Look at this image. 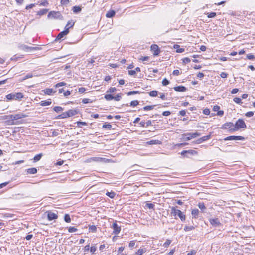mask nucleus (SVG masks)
Returning <instances> with one entry per match:
<instances>
[{"mask_svg": "<svg viewBox=\"0 0 255 255\" xmlns=\"http://www.w3.org/2000/svg\"><path fill=\"white\" fill-rule=\"evenodd\" d=\"M171 214L175 217V219H177L176 216H178L181 221L183 222L186 219V216L182 211L179 209H176L175 207H172L171 208Z\"/></svg>", "mask_w": 255, "mask_h": 255, "instance_id": "f257e3e1", "label": "nucleus"}, {"mask_svg": "<svg viewBox=\"0 0 255 255\" xmlns=\"http://www.w3.org/2000/svg\"><path fill=\"white\" fill-rule=\"evenodd\" d=\"M246 128V125L243 120L239 119L236 122L234 127L233 128H231L230 130L235 131L238 130L240 128Z\"/></svg>", "mask_w": 255, "mask_h": 255, "instance_id": "f03ea898", "label": "nucleus"}, {"mask_svg": "<svg viewBox=\"0 0 255 255\" xmlns=\"http://www.w3.org/2000/svg\"><path fill=\"white\" fill-rule=\"evenodd\" d=\"M7 100H20L23 98V94L21 92L11 93L6 95Z\"/></svg>", "mask_w": 255, "mask_h": 255, "instance_id": "7ed1b4c3", "label": "nucleus"}, {"mask_svg": "<svg viewBox=\"0 0 255 255\" xmlns=\"http://www.w3.org/2000/svg\"><path fill=\"white\" fill-rule=\"evenodd\" d=\"M200 135L201 133L197 132L195 133H188L182 134V139L185 141H189L192 138H194Z\"/></svg>", "mask_w": 255, "mask_h": 255, "instance_id": "20e7f679", "label": "nucleus"}, {"mask_svg": "<svg viewBox=\"0 0 255 255\" xmlns=\"http://www.w3.org/2000/svg\"><path fill=\"white\" fill-rule=\"evenodd\" d=\"M61 16V14L59 11H50L48 15V18L50 19H58Z\"/></svg>", "mask_w": 255, "mask_h": 255, "instance_id": "39448f33", "label": "nucleus"}, {"mask_svg": "<svg viewBox=\"0 0 255 255\" xmlns=\"http://www.w3.org/2000/svg\"><path fill=\"white\" fill-rule=\"evenodd\" d=\"M27 115L21 112H19L17 114L12 115V121L14 122L15 120L21 119L25 118Z\"/></svg>", "mask_w": 255, "mask_h": 255, "instance_id": "423d86ee", "label": "nucleus"}, {"mask_svg": "<svg viewBox=\"0 0 255 255\" xmlns=\"http://www.w3.org/2000/svg\"><path fill=\"white\" fill-rule=\"evenodd\" d=\"M244 137L241 136H229L224 139L225 141L228 140H244Z\"/></svg>", "mask_w": 255, "mask_h": 255, "instance_id": "0eeeda50", "label": "nucleus"}, {"mask_svg": "<svg viewBox=\"0 0 255 255\" xmlns=\"http://www.w3.org/2000/svg\"><path fill=\"white\" fill-rule=\"evenodd\" d=\"M3 120H6V122L9 125H13L15 124L14 122L12 121V115H5L2 117Z\"/></svg>", "mask_w": 255, "mask_h": 255, "instance_id": "6e6552de", "label": "nucleus"}, {"mask_svg": "<svg viewBox=\"0 0 255 255\" xmlns=\"http://www.w3.org/2000/svg\"><path fill=\"white\" fill-rule=\"evenodd\" d=\"M209 220L210 224L214 227H219L221 225V223L218 218H210Z\"/></svg>", "mask_w": 255, "mask_h": 255, "instance_id": "1a4fd4ad", "label": "nucleus"}, {"mask_svg": "<svg viewBox=\"0 0 255 255\" xmlns=\"http://www.w3.org/2000/svg\"><path fill=\"white\" fill-rule=\"evenodd\" d=\"M197 154V152L194 150H183L181 153V154L182 155L185 156L186 157H188L187 154H189L190 155H194Z\"/></svg>", "mask_w": 255, "mask_h": 255, "instance_id": "9d476101", "label": "nucleus"}, {"mask_svg": "<svg viewBox=\"0 0 255 255\" xmlns=\"http://www.w3.org/2000/svg\"><path fill=\"white\" fill-rule=\"evenodd\" d=\"M69 31L68 30V28H66L64 29V31L60 32L57 36L56 37V40H61L62 38H63L65 35H66Z\"/></svg>", "mask_w": 255, "mask_h": 255, "instance_id": "9b49d317", "label": "nucleus"}, {"mask_svg": "<svg viewBox=\"0 0 255 255\" xmlns=\"http://www.w3.org/2000/svg\"><path fill=\"white\" fill-rule=\"evenodd\" d=\"M151 50L153 52L154 56H157L159 54L160 50L159 49L158 46L156 44H153L151 46Z\"/></svg>", "mask_w": 255, "mask_h": 255, "instance_id": "f8f14e48", "label": "nucleus"}, {"mask_svg": "<svg viewBox=\"0 0 255 255\" xmlns=\"http://www.w3.org/2000/svg\"><path fill=\"white\" fill-rule=\"evenodd\" d=\"M112 228L114 230L113 233L115 235H118L120 231H121V227L120 226H118V225L117 224L116 222H114L112 225Z\"/></svg>", "mask_w": 255, "mask_h": 255, "instance_id": "ddd939ff", "label": "nucleus"}, {"mask_svg": "<svg viewBox=\"0 0 255 255\" xmlns=\"http://www.w3.org/2000/svg\"><path fill=\"white\" fill-rule=\"evenodd\" d=\"M234 127V124L232 122H227L222 125L221 128L226 129H229V131H231L230 129L233 128Z\"/></svg>", "mask_w": 255, "mask_h": 255, "instance_id": "4468645a", "label": "nucleus"}, {"mask_svg": "<svg viewBox=\"0 0 255 255\" xmlns=\"http://www.w3.org/2000/svg\"><path fill=\"white\" fill-rule=\"evenodd\" d=\"M48 219L49 220L51 221L54 219H56L58 218V215L57 214L52 212H49L48 213L47 215Z\"/></svg>", "mask_w": 255, "mask_h": 255, "instance_id": "2eb2a0df", "label": "nucleus"}, {"mask_svg": "<svg viewBox=\"0 0 255 255\" xmlns=\"http://www.w3.org/2000/svg\"><path fill=\"white\" fill-rule=\"evenodd\" d=\"M211 138V134L203 136L196 141V143L198 144L201 143L204 141H207Z\"/></svg>", "mask_w": 255, "mask_h": 255, "instance_id": "dca6fc26", "label": "nucleus"}, {"mask_svg": "<svg viewBox=\"0 0 255 255\" xmlns=\"http://www.w3.org/2000/svg\"><path fill=\"white\" fill-rule=\"evenodd\" d=\"M52 102L51 99H48V100H44L41 101L39 104L42 106H46L50 105L51 104Z\"/></svg>", "mask_w": 255, "mask_h": 255, "instance_id": "f3484780", "label": "nucleus"}, {"mask_svg": "<svg viewBox=\"0 0 255 255\" xmlns=\"http://www.w3.org/2000/svg\"><path fill=\"white\" fill-rule=\"evenodd\" d=\"M68 117H71L76 115L78 113V111L75 109H70L67 111Z\"/></svg>", "mask_w": 255, "mask_h": 255, "instance_id": "a211bd4d", "label": "nucleus"}, {"mask_svg": "<svg viewBox=\"0 0 255 255\" xmlns=\"http://www.w3.org/2000/svg\"><path fill=\"white\" fill-rule=\"evenodd\" d=\"M176 91L184 92L186 90V87L183 86H179L174 88Z\"/></svg>", "mask_w": 255, "mask_h": 255, "instance_id": "6ab92c4d", "label": "nucleus"}, {"mask_svg": "<svg viewBox=\"0 0 255 255\" xmlns=\"http://www.w3.org/2000/svg\"><path fill=\"white\" fill-rule=\"evenodd\" d=\"M27 173L30 174H34L37 172V170L35 168H30L27 169Z\"/></svg>", "mask_w": 255, "mask_h": 255, "instance_id": "aec40b11", "label": "nucleus"}, {"mask_svg": "<svg viewBox=\"0 0 255 255\" xmlns=\"http://www.w3.org/2000/svg\"><path fill=\"white\" fill-rule=\"evenodd\" d=\"M115 15V11L114 10H110L106 13V17L108 18H112Z\"/></svg>", "mask_w": 255, "mask_h": 255, "instance_id": "412c9836", "label": "nucleus"}, {"mask_svg": "<svg viewBox=\"0 0 255 255\" xmlns=\"http://www.w3.org/2000/svg\"><path fill=\"white\" fill-rule=\"evenodd\" d=\"M191 214L193 217L195 219L198 218V215L199 214V210L197 209H194L192 210Z\"/></svg>", "mask_w": 255, "mask_h": 255, "instance_id": "4be33fe9", "label": "nucleus"}, {"mask_svg": "<svg viewBox=\"0 0 255 255\" xmlns=\"http://www.w3.org/2000/svg\"><path fill=\"white\" fill-rule=\"evenodd\" d=\"M44 93L46 94H47V95H51L53 93H55V91H54V90L53 89H51V88H47V89H45L44 90Z\"/></svg>", "mask_w": 255, "mask_h": 255, "instance_id": "5701e85b", "label": "nucleus"}, {"mask_svg": "<svg viewBox=\"0 0 255 255\" xmlns=\"http://www.w3.org/2000/svg\"><path fill=\"white\" fill-rule=\"evenodd\" d=\"M42 156V153H40L36 155L33 158L34 162H36L39 161L41 159Z\"/></svg>", "mask_w": 255, "mask_h": 255, "instance_id": "b1692460", "label": "nucleus"}, {"mask_svg": "<svg viewBox=\"0 0 255 255\" xmlns=\"http://www.w3.org/2000/svg\"><path fill=\"white\" fill-rule=\"evenodd\" d=\"M89 231L92 233H95L97 231V227L95 225H89Z\"/></svg>", "mask_w": 255, "mask_h": 255, "instance_id": "393cba45", "label": "nucleus"}, {"mask_svg": "<svg viewBox=\"0 0 255 255\" xmlns=\"http://www.w3.org/2000/svg\"><path fill=\"white\" fill-rule=\"evenodd\" d=\"M74 22L72 20L69 21L67 22V24H66V25L65 27V29L66 28H68V30H69V28L71 27H72L74 26Z\"/></svg>", "mask_w": 255, "mask_h": 255, "instance_id": "a878e982", "label": "nucleus"}, {"mask_svg": "<svg viewBox=\"0 0 255 255\" xmlns=\"http://www.w3.org/2000/svg\"><path fill=\"white\" fill-rule=\"evenodd\" d=\"M146 250L145 248L139 249L138 251L136 253L137 255H142L143 253H145Z\"/></svg>", "mask_w": 255, "mask_h": 255, "instance_id": "bb28decb", "label": "nucleus"}, {"mask_svg": "<svg viewBox=\"0 0 255 255\" xmlns=\"http://www.w3.org/2000/svg\"><path fill=\"white\" fill-rule=\"evenodd\" d=\"M104 159L101 157H92L90 160L93 161H96V162H101Z\"/></svg>", "mask_w": 255, "mask_h": 255, "instance_id": "cd10ccee", "label": "nucleus"}, {"mask_svg": "<svg viewBox=\"0 0 255 255\" xmlns=\"http://www.w3.org/2000/svg\"><path fill=\"white\" fill-rule=\"evenodd\" d=\"M106 194L111 198H114L116 196V193L113 191L107 192Z\"/></svg>", "mask_w": 255, "mask_h": 255, "instance_id": "c85d7f7f", "label": "nucleus"}, {"mask_svg": "<svg viewBox=\"0 0 255 255\" xmlns=\"http://www.w3.org/2000/svg\"><path fill=\"white\" fill-rule=\"evenodd\" d=\"M48 11V9H43L42 10H40L37 12V14L39 15H43L46 14V13Z\"/></svg>", "mask_w": 255, "mask_h": 255, "instance_id": "c756f323", "label": "nucleus"}, {"mask_svg": "<svg viewBox=\"0 0 255 255\" xmlns=\"http://www.w3.org/2000/svg\"><path fill=\"white\" fill-rule=\"evenodd\" d=\"M160 143V141L158 140H152L149 142H147V143L150 145L152 144H158Z\"/></svg>", "mask_w": 255, "mask_h": 255, "instance_id": "7c9ffc66", "label": "nucleus"}, {"mask_svg": "<svg viewBox=\"0 0 255 255\" xmlns=\"http://www.w3.org/2000/svg\"><path fill=\"white\" fill-rule=\"evenodd\" d=\"M73 11L74 13H77L81 11V8L79 6H74L73 7Z\"/></svg>", "mask_w": 255, "mask_h": 255, "instance_id": "2f4dec72", "label": "nucleus"}, {"mask_svg": "<svg viewBox=\"0 0 255 255\" xmlns=\"http://www.w3.org/2000/svg\"><path fill=\"white\" fill-rule=\"evenodd\" d=\"M68 117H68L67 111L65 112H63L61 115L58 116L59 118L64 119V118H66Z\"/></svg>", "mask_w": 255, "mask_h": 255, "instance_id": "473e14b6", "label": "nucleus"}, {"mask_svg": "<svg viewBox=\"0 0 255 255\" xmlns=\"http://www.w3.org/2000/svg\"><path fill=\"white\" fill-rule=\"evenodd\" d=\"M198 206L202 210V212H204V210L206 209V207L203 203H199Z\"/></svg>", "mask_w": 255, "mask_h": 255, "instance_id": "72a5a7b5", "label": "nucleus"}, {"mask_svg": "<svg viewBox=\"0 0 255 255\" xmlns=\"http://www.w3.org/2000/svg\"><path fill=\"white\" fill-rule=\"evenodd\" d=\"M206 15L208 18H214L216 16V13L215 12H212L210 13H206Z\"/></svg>", "mask_w": 255, "mask_h": 255, "instance_id": "f704fd0d", "label": "nucleus"}, {"mask_svg": "<svg viewBox=\"0 0 255 255\" xmlns=\"http://www.w3.org/2000/svg\"><path fill=\"white\" fill-rule=\"evenodd\" d=\"M155 105H151V106H146L143 107V110L145 111H148L152 110Z\"/></svg>", "mask_w": 255, "mask_h": 255, "instance_id": "c9c22d12", "label": "nucleus"}, {"mask_svg": "<svg viewBox=\"0 0 255 255\" xmlns=\"http://www.w3.org/2000/svg\"><path fill=\"white\" fill-rule=\"evenodd\" d=\"M53 110L54 111L58 113L63 111V108L60 106H55L53 108Z\"/></svg>", "mask_w": 255, "mask_h": 255, "instance_id": "e433bc0d", "label": "nucleus"}, {"mask_svg": "<svg viewBox=\"0 0 255 255\" xmlns=\"http://www.w3.org/2000/svg\"><path fill=\"white\" fill-rule=\"evenodd\" d=\"M105 98L107 100H113L114 99V96L111 95V94H106L104 96Z\"/></svg>", "mask_w": 255, "mask_h": 255, "instance_id": "4c0bfd02", "label": "nucleus"}, {"mask_svg": "<svg viewBox=\"0 0 255 255\" xmlns=\"http://www.w3.org/2000/svg\"><path fill=\"white\" fill-rule=\"evenodd\" d=\"M64 220L67 223H70L71 222V218L68 214H65L64 216Z\"/></svg>", "mask_w": 255, "mask_h": 255, "instance_id": "58836bf2", "label": "nucleus"}, {"mask_svg": "<svg viewBox=\"0 0 255 255\" xmlns=\"http://www.w3.org/2000/svg\"><path fill=\"white\" fill-rule=\"evenodd\" d=\"M139 104V102L137 100L132 101L130 103V106L135 107Z\"/></svg>", "mask_w": 255, "mask_h": 255, "instance_id": "ea45409f", "label": "nucleus"}, {"mask_svg": "<svg viewBox=\"0 0 255 255\" xmlns=\"http://www.w3.org/2000/svg\"><path fill=\"white\" fill-rule=\"evenodd\" d=\"M233 101L237 103V104H241L242 103V100L241 99V98H239V97H235L233 99Z\"/></svg>", "mask_w": 255, "mask_h": 255, "instance_id": "a19ab883", "label": "nucleus"}, {"mask_svg": "<svg viewBox=\"0 0 255 255\" xmlns=\"http://www.w3.org/2000/svg\"><path fill=\"white\" fill-rule=\"evenodd\" d=\"M194 229V227L192 226H186L184 227V230L185 231H189L192 230Z\"/></svg>", "mask_w": 255, "mask_h": 255, "instance_id": "79ce46f5", "label": "nucleus"}, {"mask_svg": "<svg viewBox=\"0 0 255 255\" xmlns=\"http://www.w3.org/2000/svg\"><path fill=\"white\" fill-rule=\"evenodd\" d=\"M158 95L157 91H152L149 92V95L151 97H156Z\"/></svg>", "mask_w": 255, "mask_h": 255, "instance_id": "37998d69", "label": "nucleus"}, {"mask_svg": "<svg viewBox=\"0 0 255 255\" xmlns=\"http://www.w3.org/2000/svg\"><path fill=\"white\" fill-rule=\"evenodd\" d=\"M77 231V229L75 227H70L68 229V232L70 233L75 232Z\"/></svg>", "mask_w": 255, "mask_h": 255, "instance_id": "c03bdc74", "label": "nucleus"}, {"mask_svg": "<svg viewBox=\"0 0 255 255\" xmlns=\"http://www.w3.org/2000/svg\"><path fill=\"white\" fill-rule=\"evenodd\" d=\"M171 243V240H167L166 241V242L164 243L163 244V246L165 247V248H167L168 247L169 245Z\"/></svg>", "mask_w": 255, "mask_h": 255, "instance_id": "a18cd8bd", "label": "nucleus"}, {"mask_svg": "<svg viewBox=\"0 0 255 255\" xmlns=\"http://www.w3.org/2000/svg\"><path fill=\"white\" fill-rule=\"evenodd\" d=\"M77 126L79 127H82L83 126H85V125H87V123L85 122H81V121H79V122H77Z\"/></svg>", "mask_w": 255, "mask_h": 255, "instance_id": "49530a36", "label": "nucleus"}, {"mask_svg": "<svg viewBox=\"0 0 255 255\" xmlns=\"http://www.w3.org/2000/svg\"><path fill=\"white\" fill-rule=\"evenodd\" d=\"M103 128L110 129L112 128V126L110 124H104L102 126Z\"/></svg>", "mask_w": 255, "mask_h": 255, "instance_id": "de8ad7c7", "label": "nucleus"}, {"mask_svg": "<svg viewBox=\"0 0 255 255\" xmlns=\"http://www.w3.org/2000/svg\"><path fill=\"white\" fill-rule=\"evenodd\" d=\"M66 83L64 82H59L57 84H56L55 85V87L57 88V87H61V86H64L65 85H66Z\"/></svg>", "mask_w": 255, "mask_h": 255, "instance_id": "09e8293b", "label": "nucleus"}, {"mask_svg": "<svg viewBox=\"0 0 255 255\" xmlns=\"http://www.w3.org/2000/svg\"><path fill=\"white\" fill-rule=\"evenodd\" d=\"M82 102L84 104H87L92 102V101L89 98H84L82 100Z\"/></svg>", "mask_w": 255, "mask_h": 255, "instance_id": "8fccbe9b", "label": "nucleus"}, {"mask_svg": "<svg viewBox=\"0 0 255 255\" xmlns=\"http://www.w3.org/2000/svg\"><path fill=\"white\" fill-rule=\"evenodd\" d=\"M23 49L32 50L35 49V47H29V46H26V45H24L23 46Z\"/></svg>", "mask_w": 255, "mask_h": 255, "instance_id": "3c124183", "label": "nucleus"}, {"mask_svg": "<svg viewBox=\"0 0 255 255\" xmlns=\"http://www.w3.org/2000/svg\"><path fill=\"white\" fill-rule=\"evenodd\" d=\"M121 99V94H118L116 96L114 97V99L117 101H119Z\"/></svg>", "mask_w": 255, "mask_h": 255, "instance_id": "603ef678", "label": "nucleus"}, {"mask_svg": "<svg viewBox=\"0 0 255 255\" xmlns=\"http://www.w3.org/2000/svg\"><path fill=\"white\" fill-rule=\"evenodd\" d=\"M137 93H139V91H130V92H128L127 93V95L128 96H130V95L136 94H137Z\"/></svg>", "mask_w": 255, "mask_h": 255, "instance_id": "864d4df0", "label": "nucleus"}, {"mask_svg": "<svg viewBox=\"0 0 255 255\" xmlns=\"http://www.w3.org/2000/svg\"><path fill=\"white\" fill-rule=\"evenodd\" d=\"M162 83L163 85L167 86V85L169 84V81L166 78H164L162 80Z\"/></svg>", "mask_w": 255, "mask_h": 255, "instance_id": "5fc2aeb1", "label": "nucleus"}, {"mask_svg": "<svg viewBox=\"0 0 255 255\" xmlns=\"http://www.w3.org/2000/svg\"><path fill=\"white\" fill-rule=\"evenodd\" d=\"M146 207L150 209H154V205L152 203H146Z\"/></svg>", "mask_w": 255, "mask_h": 255, "instance_id": "6e6d98bb", "label": "nucleus"}, {"mask_svg": "<svg viewBox=\"0 0 255 255\" xmlns=\"http://www.w3.org/2000/svg\"><path fill=\"white\" fill-rule=\"evenodd\" d=\"M33 77V75L31 73H28L27 75H26L23 78V80H26L28 78H32Z\"/></svg>", "mask_w": 255, "mask_h": 255, "instance_id": "4d7b16f0", "label": "nucleus"}, {"mask_svg": "<svg viewBox=\"0 0 255 255\" xmlns=\"http://www.w3.org/2000/svg\"><path fill=\"white\" fill-rule=\"evenodd\" d=\"M245 115L247 117H251L254 115V113L252 111H249L245 114Z\"/></svg>", "mask_w": 255, "mask_h": 255, "instance_id": "13d9d810", "label": "nucleus"}, {"mask_svg": "<svg viewBox=\"0 0 255 255\" xmlns=\"http://www.w3.org/2000/svg\"><path fill=\"white\" fill-rule=\"evenodd\" d=\"M69 3V0H61V3L62 5H66L68 4Z\"/></svg>", "mask_w": 255, "mask_h": 255, "instance_id": "bf43d9fd", "label": "nucleus"}, {"mask_svg": "<svg viewBox=\"0 0 255 255\" xmlns=\"http://www.w3.org/2000/svg\"><path fill=\"white\" fill-rule=\"evenodd\" d=\"M191 61V60L188 57H186L183 59V62L185 64L189 63Z\"/></svg>", "mask_w": 255, "mask_h": 255, "instance_id": "052dcab7", "label": "nucleus"}, {"mask_svg": "<svg viewBox=\"0 0 255 255\" xmlns=\"http://www.w3.org/2000/svg\"><path fill=\"white\" fill-rule=\"evenodd\" d=\"M247 58L249 60H252L255 58V57L254 55L252 54H249L247 55Z\"/></svg>", "mask_w": 255, "mask_h": 255, "instance_id": "680f3d73", "label": "nucleus"}, {"mask_svg": "<svg viewBox=\"0 0 255 255\" xmlns=\"http://www.w3.org/2000/svg\"><path fill=\"white\" fill-rule=\"evenodd\" d=\"M116 90H117V89L115 87H112V88H110L109 89V90L107 91V92L114 93L115 91H116Z\"/></svg>", "mask_w": 255, "mask_h": 255, "instance_id": "e2e57ef3", "label": "nucleus"}, {"mask_svg": "<svg viewBox=\"0 0 255 255\" xmlns=\"http://www.w3.org/2000/svg\"><path fill=\"white\" fill-rule=\"evenodd\" d=\"M171 114V112L169 111H164L162 113V115L164 116H168Z\"/></svg>", "mask_w": 255, "mask_h": 255, "instance_id": "0e129e2a", "label": "nucleus"}, {"mask_svg": "<svg viewBox=\"0 0 255 255\" xmlns=\"http://www.w3.org/2000/svg\"><path fill=\"white\" fill-rule=\"evenodd\" d=\"M227 75H228V74L224 72H221V73L220 74V76L222 78H227Z\"/></svg>", "mask_w": 255, "mask_h": 255, "instance_id": "69168bd1", "label": "nucleus"}, {"mask_svg": "<svg viewBox=\"0 0 255 255\" xmlns=\"http://www.w3.org/2000/svg\"><path fill=\"white\" fill-rule=\"evenodd\" d=\"M86 91V89L84 87H80L78 89V92L80 93H83Z\"/></svg>", "mask_w": 255, "mask_h": 255, "instance_id": "338daca9", "label": "nucleus"}, {"mask_svg": "<svg viewBox=\"0 0 255 255\" xmlns=\"http://www.w3.org/2000/svg\"><path fill=\"white\" fill-rule=\"evenodd\" d=\"M196 252L193 250L190 253H188L187 255H195Z\"/></svg>", "mask_w": 255, "mask_h": 255, "instance_id": "774afa93", "label": "nucleus"}]
</instances>
